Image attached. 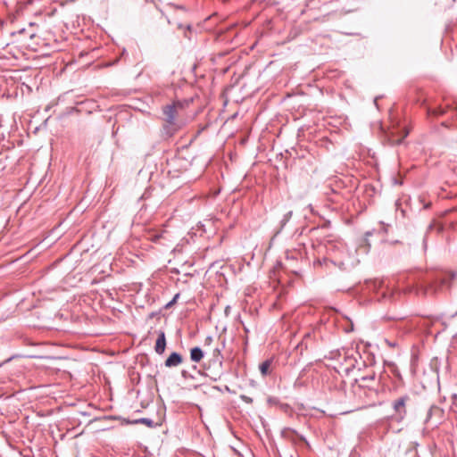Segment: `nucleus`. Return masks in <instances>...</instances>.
Returning a JSON list of instances; mask_svg holds the SVG:
<instances>
[{"label":"nucleus","mask_w":457,"mask_h":457,"mask_svg":"<svg viewBox=\"0 0 457 457\" xmlns=\"http://www.w3.org/2000/svg\"><path fill=\"white\" fill-rule=\"evenodd\" d=\"M192 102V99L175 100L162 107L163 123L161 131L162 137L166 139L172 137L186 125L182 112Z\"/></svg>","instance_id":"1"},{"label":"nucleus","mask_w":457,"mask_h":457,"mask_svg":"<svg viewBox=\"0 0 457 457\" xmlns=\"http://www.w3.org/2000/svg\"><path fill=\"white\" fill-rule=\"evenodd\" d=\"M457 273L451 271L436 275L433 279H425L420 283V290L425 295H435L444 289L451 288Z\"/></svg>","instance_id":"2"},{"label":"nucleus","mask_w":457,"mask_h":457,"mask_svg":"<svg viewBox=\"0 0 457 457\" xmlns=\"http://www.w3.org/2000/svg\"><path fill=\"white\" fill-rule=\"evenodd\" d=\"M338 355L342 358L338 370L346 375L356 368L360 370L361 366L364 365V361H361V355L356 350L343 349L342 352L338 353Z\"/></svg>","instance_id":"3"},{"label":"nucleus","mask_w":457,"mask_h":457,"mask_svg":"<svg viewBox=\"0 0 457 457\" xmlns=\"http://www.w3.org/2000/svg\"><path fill=\"white\" fill-rule=\"evenodd\" d=\"M411 401V397L409 395L405 394L401 395L400 397L394 400L391 403L392 409L394 411V414L392 418L397 421L401 422L403 420L407 415V403Z\"/></svg>","instance_id":"4"},{"label":"nucleus","mask_w":457,"mask_h":457,"mask_svg":"<svg viewBox=\"0 0 457 457\" xmlns=\"http://www.w3.org/2000/svg\"><path fill=\"white\" fill-rule=\"evenodd\" d=\"M409 135V129L406 127H392L386 133L385 140L390 146L401 145L404 138Z\"/></svg>","instance_id":"5"},{"label":"nucleus","mask_w":457,"mask_h":457,"mask_svg":"<svg viewBox=\"0 0 457 457\" xmlns=\"http://www.w3.org/2000/svg\"><path fill=\"white\" fill-rule=\"evenodd\" d=\"M222 360L223 357L221 355L220 350L219 348H215L212 350V360L209 361V366H211V364L212 363L213 365H218L220 368L222 364ZM209 370L210 367H204V371L202 372L201 370H199L198 372L201 375L209 377L213 381H217L220 378V372H209Z\"/></svg>","instance_id":"6"},{"label":"nucleus","mask_w":457,"mask_h":457,"mask_svg":"<svg viewBox=\"0 0 457 457\" xmlns=\"http://www.w3.org/2000/svg\"><path fill=\"white\" fill-rule=\"evenodd\" d=\"M444 409L437 405H432L427 414L426 422L433 421L435 425L441 423L444 419Z\"/></svg>","instance_id":"7"},{"label":"nucleus","mask_w":457,"mask_h":457,"mask_svg":"<svg viewBox=\"0 0 457 457\" xmlns=\"http://www.w3.org/2000/svg\"><path fill=\"white\" fill-rule=\"evenodd\" d=\"M355 382L360 388H369L371 389L376 385V376L375 372L371 371L366 376H362L355 378Z\"/></svg>","instance_id":"8"},{"label":"nucleus","mask_w":457,"mask_h":457,"mask_svg":"<svg viewBox=\"0 0 457 457\" xmlns=\"http://www.w3.org/2000/svg\"><path fill=\"white\" fill-rule=\"evenodd\" d=\"M281 436L291 441L294 444H296L300 441H305V438L299 435L295 430L290 428H285L281 431Z\"/></svg>","instance_id":"9"},{"label":"nucleus","mask_w":457,"mask_h":457,"mask_svg":"<svg viewBox=\"0 0 457 457\" xmlns=\"http://www.w3.org/2000/svg\"><path fill=\"white\" fill-rule=\"evenodd\" d=\"M183 361L182 355L179 353L173 352L165 361V366L168 368L177 367Z\"/></svg>","instance_id":"10"},{"label":"nucleus","mask_w":457,"mask_h":457,"mask_svg":"<svg viewBox=\"0 0 457 457\" xmlns=\"http://www.w3.org/2000/svg\"><path fill=\"white\" fill-rule=\"evenodd\" d=\"M166 347V338L165 333L163 331H160L158 334V337L155 343L154 350L158 354L163 353Z\"/></svg>","instance_id":"11"},{"label":"nucleus","mask_w":457,"mask_h":457,"mask_svg":"<svg viewBox=\"0 0 457 457\" xmlns=\"http://www.w3.org/2000/svg\"><path fill=\"white\" fill-rule=\"evenodd\" d=\"M204 351L198 347H193L190 350V359L194 362H199L204 358Z\"/></svg>","instance_id":"12"},{"label":"nucleus","mask_w":457,"mask_h":457,"mask_svg":"<svg viewBox=\"0 0 457 457\" xmlns=\"http://www.w3.org/2000/svg\"><path fill=\"white\" fill-rule=\"evenodd\" d=\"M271 363H272V360L271 359H268V360L264 361L263 362H262L260 364L259 369H260L261 374L263 377L270 374Z\"/></svg>","instance_id":"13"},{"label":"nucleus","mask_w":457,"mask_h":457,"mask_svg":"<svg viewBox=\"0 0 457 457\" xmlns=\"http://www.w3.org/2000/svg\"><path fill=\"white\" fill-rule=\"evenodd\" d=\"M292 214V211H289L286 214H284L282 220H280V229H283L285 228L287 223L290 220Z\"/></svg>","instance_id":"14"},{"label":"nucleus","mask_w":457,"mask_h":457,"mask_svg":"<svg viewBox=\"0 0 457 457\" xmlns=\"http://www.w3.org/2000/svg\"><path fill=\"white\" fill-rule=\"evenodd\" d=\"M445 112V109L438 107L435 109H428V114L434 116H441Z\"/></svg>","instance_id":"15"},{"label":"nucleus","mask_w":457,"mask_h":457,"mask_svg":"<svg viewBox=\"0 0 457 457\" xmlns=\"http://www.w3.org/2000/svg\"><path fill=\"white\" fill-rule=\"evenodd\" d=\"M137 422L142 423V424H145V425H147L149 427H151L152 424H153V420H150V419H147V418H142V419L138 420Z\"/></svg>","instance_id":"16"},{"label":"nucleus","mask_w":457,"mask_h":457,"mask_svg":"<svg viewBox=\"0 0 457 457\" xmlns=\"http://www.w3.org/2000/svg\"><path fill=\"white\" fill-rule=\"evenodd\" d=\"M181 377H182L183 378H185V379H189V378H190V379H193V378H194V376H193V375H191L188 371H187V370H183L181 371Z\"/></svg>","instance_id":"17"},{"label":"nucleus","mask_w":457,"mask_h":457,"mask_svg":"<svg viewBox=\"0 0 457 457\" xmlns=\"http://www.w3.org/2000/svg\"><path fill=\"white\" fill-rule=\"evenodd\" d=\"M328 262L336 265L335 262H333V261H331V260H329L328 258H324L322 261H320V260L318 261V263L320 264V265H322V264L328 265Z\"/></svg>","instance_id":"18"},{"label":"nucleus","mask_w":457,"mask_h":457,"mask_svg":"<svg viewBox=\"0 0 457 457\" xmlns=\"http://www.w3.org/2000/svg\"><path fill=\"white\" fill-rule=\"evenodd\" d=\"M310 337H311L310 333H307V334L304 336L303 340V341L298 345V347H302V348H303V347L304 346V348H307V345L305 344L304 340H305L306 338H310Z\"/></svg>","instance_id":"19"},{"label":"nucleus","mask_w":457,"mask_h":457,"mask_svg":"<svg viewBox=\"0 0 457 457\" xmlns=\"http://www.w3.org/2000/svg\"><path fill=\"white\" fill-rule=\"evenodd\" d=\"M240 397L246 403H253V399L251 397L247 396V395H243Z\"/></svg>","instance_id":"20"},{"label":"nucleus","mask_w":457,"mask_h":457,"mask_svg":"<svg viewBox=\"0 0 457 457\" xmlns=\"http://www.w3.org/2000/svg\"><path fill=\"white\" fill-rule=\"evenodd\" d=\"M213 338L212 337H207L204 340V345H210L212 342Z\"/></svg>","instance_id":"21"},{"label":"nucleus","mask_w":457,"mask_h":457,"mask_svg":"<svg viewBox=\"0 0 457 457\" xmlns=\"http://www.w3.org/2000/svg\"><path fill=\"white\" fill-rule=\"evenodd\" d=\"M179 297V294H177V295L173 297V299H172V300H171V301L167 304V307L171 306V305H172V304L177 301V299H178Z\"/></svg>","instance_id":"22"},{"label":"nucleus","mask_w":457,"mask_h":457,"mask_svg":"<svg viewBox=\"0 0 457 457\" xmlns=\"http://www.w3.org/2000/svg\"><path fill=\"white\" fill-rule=\"evenodd\" d=\"M179 29H184L186 28L187 30H191V25L190 24H187L186 26H183L182 24H179L178 25Z\"/></svg>","instance_id":"23"},{"label":"nucleus","mask_w":457,"mask_h":457,"mask_svg":"<svg viewBox=\"0 0 457 457\" xmlns=\"http://www.w3.org/2000/svg\"><path fill=\"white\" fill-rule=\"evenodd\" d=\"M174 7H175L176 9H179V10L186 11V9H185L183 6H181V5H174Z\"/></svg>","instance_id":"24"},{"label":"nucleus","mask_w":457,"mask_h":457,"mask_svg":"<svg viewBox=\"0 0 457 457\" xmlns=\"http://www.w3.org/2000/svg\"><path fill=\"white\" fill-rule=\"evenodd\" d=\"M162 237L161 235H155V236L152 238V240H153V241H157V239H158L159 237Z\"/></svg>","instance_id":"25"},{"label":"nucleus","mask_w":457,"mask_h":457,"mask_svg":"<svg viewBox=\"0 0 457 457\" xmlns=\"http://www.w3.org/2000/svg\"><path fill=\"white\" fill-rule=\"evenodd\" d=\"M344 265H345V264H344V262H340L338 263V267H339L340 269H343Z\"/></svg>","instance_id":"26"},{"label":"nucleus","mask_w":457,"mask_h":457,"mask_svg":"<svg viewBox=\"0 0 457 457\" xmlns=\"http://www.w3.org/2000/svg\"><path fill=\"white\" fill-rule=\"evenodd\" d=\"M452 397L454 401H457V394H453Z\"/></svg>","instance_id":"27"},{"label":"nucleus","mask_w":457,"mask_h":457,"mask_svg":"<svg viewBox=\"0 0 457 457\" xmlns=\"http://www.w3.org/2000/svg\"><path fill=\"white\" fill-rule=\"evenodd\" d=\"M225 312H229L228 307H227V308L225 309Z\"/></svg>","instance_id":"28"},{"label":"nucleus","mask_w":457,"mask_h":457,"mask_svg":"<svg viewBox=\"0 0 457 457\" xmlns=\"http://www.w3.org/2000/svg\"><path fill=\"white\" fill-rule=\"evenodd\" d=\"M225 312H229L228 307H227V308L225 309Z\"/></svg>","instance_id":"29"}]
</instances>
